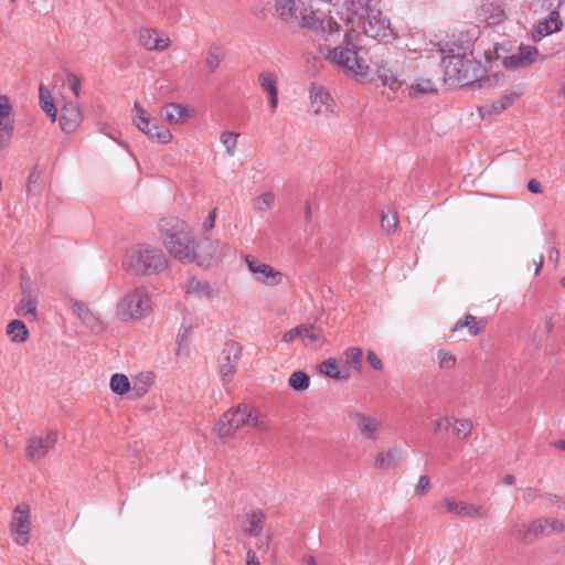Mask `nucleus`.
I'll list each match as a JSON object with an SVG mask.
<instances>
[{"label":"nucleus","instance_id":"f257e3e1","mask_svg":"<svg viewBox=\"0 0 565 565\" xmlns=\"http://www.w3.org/2000/svg\"><path fill=\"white\" fill-rule=\"evenodd\" d=\"M473 43L471 36L461 33L451 44L448 54L441 60L446 82L456 83L461 87L478 84V87L482 88L487 85L489 78L483 76L484 70L473 58Z\"/></svg>","mask_w":565,"mask_h":565},{"label":"nucleus","instance_id":"f03ea898","mask_svg":"<svg viewBox=\"0 0 565 565\" xmlns=\"http://www.w3.org/2000/svg\"><path fill=\"white\" fill-rule=\"evenodd\" d=\"M158 227L162 244L171 256L183 263L196 260L195 238L185 221L175 216L162 217Z\"/></svg>","mask_w":565,"mask_h":565},{"label":"nucleus","instance_id":"7ed1b4c3","mask_svg":"<svg viewBox=\"0 0 565 565\" xmlns=\"http://www.w3.org/2000/svg\"><path fill=\"white\" fill-rule=\"evenodd\" d=\"M122 268L135 276L159 275L168 268L164 253L148 244H138L128 249L122 258Z\"/></svg>","mask_w":565,"mask_h":565},{"label":"nucleus","instance_id":"20e7f679","mask_svg":"<svg viewBox=\"0 0 565 565\" xmlns=\"http://www.w3.org/2000/svg\"><path fill=\"white\" fill-rule=\"evenodd\" d=\"M153 310V300L145 286L128 289L117 301L114 317L126 324L137 323L147 318Z\"/></svg>","mask_w":565,"mask_h":565},{"label":"nucleus","instance_id":"39448f33","mask_svg":"<svg viewBox=\"0 0 565 565\" xmlns=\"http://www.w3.org/2000/svg\"><path fill=\"white\" fill-rule=\"evenodd\" d=\"M321 51L324 52L327 61L341 68L345 74L353 75L359 79H365L370 73V66L359 57L355 49L348 46L329 47L323 45Z\"/></svg>","mask_w":565,"mask_h":565},{"label":"nucleus","instance_id":"423d86ee","mask_svg":"<svg viewBox=\"0 0 565 565\" xmlns=\"http://www.w3.org/2000/svg\"><path fill=\"white\" fill-rule=\"evenodd\" d=\"M373 0H344L343 7L339 8L333 4V10H329V13L339 15L348 28L344 35L348 44H353V32H355V25H361L365 15L372 10H375Z\"/></svg>","mask_w":565,"mask_h":565},{"label":"nucleus","instance_id":"0eeeda50","mask_svg":"<svg viewBox=\"0 0 565 565\" xmlns=\"http://www.w3.org/2000/svg\"><path fill=\"white\" fill-rule=\"evenodd\" d=\"M132 124L147 137L156 139L161 143H169L173 140L170 129L160 125L139 102L134 103Z\"/></svg>","mask_w":565,"mask_h":565},{"label":"nucleus","instance_id":"6e6552de","mask_svg":"<svg viewBox=\"0 0 565 565\" xmlns=\"http://www.w3.org/2000/svg\"><path fill=\"white\" fill-rule=\"evenodd\" d=\"M244 262L247 266L249 274L252 275L254 281L257 284L267 287L275 288L284 284L286 279L285 273L279 269H276L269 264L263 263L258 260L253 255H246L244 257Z\"/></svg>","mask_w":565,"mask_h":565},{"label":"nucleus","instance_id":"1a4fd4ad","mask_svg":"<svg viewBox=\"0 0 565 565\" xmlns=\"http://www.w3.org/2000/svg\"><path fill=\"white\" fill-rule=\"evenodd\" d=\"M32 530L31 508L28 503H19L11 516L10 533L19 546H25L30 542Z\"/></svg>","mask_w":565,"mask_h":565},{"label":"nucleus","instance_id":"9d476101","mask_svg":"<svg viewBox=\"0 0 565 565\" xmlns=\"http://www.w3.org/2000/svg\"><path fill=\"white\" fill-rule=\"evenodd\" d=\"M70 307L73 315L94 334H102L107 329V322L103 315L92 308L88 303L76 299H70Z\"/></svg>","mask_w":565,"mask_h":565},{"label":"nucleus","instance_id":"9b49d317","mask_svg":"<svg viewBox=\"0 0 565 565\" xmlns=\"http://www.w3.org/2000/svg\"><path fill=\"white\" fill-rule=\"evenodd\" d=\"M356 30L353 32V41L354 36H359L364 34L372 39H382L387 38L392 33L390 21L383 15L382 11L379 9L372 10L361 25H355Z\"/></svg>","mask_w":565,"mask_h":565},{"label":"nucleus","instance_id":"f8f14e48","mask_svg":"<svg viewBox=\"0 0 565 565\" xmlns=\"http://www.w3.org/2000/svg\"><path fill=\"white\" fill-rule=\"evenodd\" d=\"M299 340L305 347L317 349L324 342L322 330L313 324H299L282 334L281 341L291 343Z\"/></svg>","mask_w":565,"mask_h":565},{"label":"nucleus","instance_id":"ddd939ff","mask_svg":"<svg viewBox=\"0 0 565 565\" xmlns=\"http://www.w3.org/2000/svg\"><path fill=\"white\" fill-rule=\"evenodd\" d=\"M14 128L11 99L7 95H0V151L7 150L11 146Z\"/></svg>","mask_w":565,"mask_h":565},{"label":"nucleus","instance_id":"4468645a","mask_svg":"<svg viewBox=\"0 0 565 565\" xmlns=\"http://www.w3.org/2000/svg\"><path fill=\"white\" fill-rule=\"evenodd\" d=\"M58 435L55 430H49L43 434L33 435L29 438L25 447L26 456L30 460H39L45 457L57 443Z\"/></svg>","mask_w":565,"mask_h":565},{"label":"nucleus","instance_id":"2eb2a0df","mask_svg":"<svg viewBox=\"0 0 565 565\" xmlns=\"http://www.w3.org/2000/svg\"><path fill=\"white\" fill-rule=\"evenodd\" d=\"M328 18H321L316 13L305 14L301 17V24L312 31L320 32L324 35L326 41H333L340 36V25L334 21L333 13H329Z\"/></svg>","mask_w":565,"mask_h":565},{"label":"nucleus","instance_id":"dca6fc26","mask_svg":"<svg viewBox=\"0 0 565 565\" xmlns=\"http://www.w3.org/2000/svg\"><path fill=\"white\" fill-rule=\"evenodd\" d=\"M310 107L318 116L330 117L335 111V103L323 86L311 84L309 88Z\"/></svg>","mask_w":565,"mask_h":565},{"label":"nucleus","instance_id":"f3484780","mask_svg":"<svg viewBox=\"0 0 565 565\" xmlns=\"http://www.w3.org/2000/svg\"><path fill=\"white\" fill-rule=\"evenodd\" d=\"M139 44L147 51H164L172 45V41L167 32L145 26L137 33Z\"/></svg>","mask_w":565,"mask_h":565},{"label":"nucleus","instance_id":"a211bd4d","mask_svg":"<svg viewBox=\"0 0 565 565\" xmlns=\"http://www.w3.org/2000/svg\"><path fill=\"white\" fill-rule=\"evenodd\" d=\"M440 507L446 512L451 513L452 515L456 516L486 519L489 515L486 509L476 504L459 501L452 497H445L440 501Z\"/></svg>","mask_w":565,"mask_h":565},{"label":"nucleus","instance_id":"6ab92c4d","mask_svg":"<svg viewBox=\"0 0 565 565\" xmlns=\"http://www.w3.org/2000/svg\"><path fill=\"white\" fill-rule=\"evenodd\" d=\"M230 246L221 239L206 242L202 247L201 255L196 254V260L200 266H210L222 262L228 254Z\"/></svg>","mask_w":565,"mask_h":565},{"label":"nucleus","instance_id":"aec40b11","mask_svg":"<svg viewBox=\"0 0 565 565\" xmlns=\"http://www.w3.org/2000/svg\"><path fill=\"white\" fill-rule=\"evenodd\" d=\"M539 51L532 45H520L515 53L502 57V65L508 70L523 68L536 61Z\"/></svg>","mask_w":565,"mask_h":565},{"label":"nucleus","instance_id":"412c9836","mask_svg":"<svg viewBox=\"0 0 565 565\" xmlns=\"http://www.w3.org/2000/svg\"><path fill=\"white\" fill-rule=\"evenodd\" d=\"M278 75L275 71L264 70L258 74L257 82L264 94L268 96V108L275 113L279 105Z\"/></svg>","mask_w":565,"mask_h":565},{"label":"nucleus","instance_id":"4be33fe9","mask_svg":"<svg viewBox=\"0 0 565 565\" xmlns=\"http://www.w3.org/2000/svg\"><path fill=\"white\" fill-rule=\"evenodd\" d=\"M161 115L164 120L170 125H182L186 120L196 116V110L193 106L182 103H167L161 108Z\"/></svg>","mask_w":565,"mask_h":565},{"label":"nucleus","instance_id":"5701e85b","mask_svg":"<svg viewBox=\"0 0 565 565\" xmlns=\"http://www.w3.org/2000/svg\"><path fill=\"white\" fill-rule=\"evenodd\" d=\"M186 297L198 300L212 301L218 297V289L207 280L190 277L184 284Z\"/></svg>","mask_w":565,"mask_h":565},{"label":"nucleus","instance_id":"b1692460","mask_svg":"<svg viewBox=\"0 0 565 565\" xmlns=\"http://www.w3.org/2000/svg\"><path fill=\"white\" fill-rule=\"evenodd\" d=\"M259 419L260 414L255 407L241 404L225 412L220 424H257Z\"/></svg>","mask_w":565,"mask_h":565},{"label":"nucleus","instance_id":"393cba45","mask_svg":"<svg viewBox=\"0 0 565 565\" xmlns=\"http://www.w3.org/2000/svg\"><path fill=\"white\" fill-rule=\"evenodd\" d=\"M242 355V347L235 341H228L224 344V348L220 358V373L223 379H226L235 372L239 358Z\"/></svg>","mask_w":565,"mask_h":565},{"label":"nucleus","instance_id":"a878e982","mask_svg":"<svg viewBox=\"0 0 565 565\" xmlns=\"http://www.w3.org/2000/svg\"><path fill=\"white\" fill-rule=\"evenodd\" d=\"M84 119L83 109L78 104L66 102L61 107L60 127L66 134H72Z\"/></svg>","mask_w":565,"mask_h":565},{"label":"nucleus","instance_id":"bb28decb","mask_svg":"<svg viewBox=\"0 0 565 565\" xmlns=\"http://www.w3.org/2000/svg\"><path fill=\"white\" fill-rule=\"evenodd\" d=\"M546 522L544 519L533 520L529 524L515 523L511 530V534L522 542L532 541L542 534H546Z\"/></svg>","mask_w":565,"mask_h":565},{"label":"nucleus","instance_id":"cd10ccee","mask_svg":"<svg viewBox=\"0 0 565 565\" xmlns=\"http://www.w3.org/2000/svg\"><path fill=\"white\" fill-rule=\"evenodd\" d=\"M563 21L559 15V10L553 9L546 18L540 20L533 29V38L541 40L547 35L561 31Z\"/></svg>","mask_w":565,"mask_h":565},{"label":"nucleus","instance_id":"c85d7f7f","mask_svg":"<svg viewBox=\"0 0 565 565\" xmlns=\"http://www.w3.org/2000/svg\"><path fill=\"white\" fill-rule=\"evenodd\" d=\"M194 328L193 317L184 316L175 338L174 353L178 356H188L190 353L191 333Z\"/></svg>","mask_w":565,"mask_h":565},{"label":"nucleus","instance_id":"c756f323","mask_svg":"<svg viewBox=\"0 0 565 565\" xmlns=\"http://www.w3.org/2000/svg\"><path fill=\"white\" fill-rule=\"evenodd\" d=\"M521 96V92H509L502 95L498 100L487 104L480 108L482 118L497 116L510 107L515 99Z\"/></svg>","mask_w":565,"mask_h":565},{"label":"nucleus","instance_id":"7c9ffc66","mask_svg":"<svg viewBox=\"0 0 565 565\" xmlns=\"http://www.w3.org/2000/svg\"><path fill=\"white\" fill-rule=\"evenodd\" d=\"M402 461V452L396 448H392L386 451L376 454L374 457L373 467L377 470L388 471L397 468Z\"/></svg>","mask_w":565,"mask_h":565},{"label":"nucleus","instance_id":"2f4dec72","mask_svg":"<svg viewBox=\"0 0 565 565\" xmlns=\"http://www.w3.org/2000/svg\"><path fill=\"white\" fill-rule=\"evenodd\" d=\"M131 383L130 399H139L143 397L154 383V374L152 372H141L137 374Z\"/></svg>","mask_w":565,"mask_h":565},{"label":"nucleus","instance_id":"473e14b6","mask_svg":"<svg viewBox=\"0 0 565 565\" xmlns=\"http://www.w3.org/2000/svg\"><path fill=\"white\" fill-rule=\"evenodd\" d=\"M266 514L262 510H252L246 513L244 521V532L257 537L263 533Z\"/></svg>","mask_w":565,"mask_h":565},{"label":"nucleus","instance_id":"72a5a7b5","mask_svg":"<svg viewBox=\"0 0 565 565\" xmlns=\"http://www.w3.org/2000/svg\"><path fill=\"white\" fill-rule=\"evenodd\" d=\"M17 313L29 321L38 319V298L33 292H23L17 308Z\"/></svg>","mask_w":565,"mask_h":565},{"label":"nucleus","instance_id":"f704fd0d","mask_svg":"<svg viewBox=\"0 0 565 565\" xmlns=\"http://www.w3.org/2000/svg\"><path fill=\"white\" fill-rule=\"evenodd\" d=\"M522 497L525 503L537 502L542 507H548L553 502V495L550 493H542L539 489L527 487L522 490Z\"/></svg>","mask_w":565,"mask_h":565},{"label":"nucleus","instance_id":"c9c22d12","mask_svg":"<svg viewBox=\"0 0 565 565\" xmlns=\"http://www.w3.org/2000/svg\"><path fill=\"white\" fill-rule=\"evenodd\" d=\"M109 387L114 394L119 396L131 394V383L122 373H115L110 376Z\"/></svg>","mask_w":565,"mask_h":565},{"label":"nucleus","instance_id":"e433bc0d","mask_svg":"<svg viewBox=\"0 0 565 565\" xmlns=\"http://www.w3.org/2000/svg\"><path fill=\"white\" fill-rule=\"evenodd\" d=\"M7 334L12 342L23 343L28 340L29 331L24 322L13 320L7 326Z\"/></svg>","mask_w":565,"mask_h":565},{"label":"nucleus","instance_id":"4c0bfd02","mask_svg":"<svg viewBox=\"0 0 565 565\" xmlns=\"http://www.w3.org/2000/svg\"><path fill=\"white\" fill-rule=\"evenodd\" d=\"M484 20L488 25L501 23L505 18V11L500 3H488L483 7Z\"/></svg>","mask_w":565,"mask_h":565},{"label":"nucleus","instance_id":"58836bf2","mask_svg":"<svg viewBox=\"0 0 565 565\" xmlns=\"http://www.w3.org/2000/svg\"><path fill=\"white\" fill-rule=\"evenodd\" d=\"M275 8L279 17L286 22L298 18L295 0H275Z\"/></svg>","mask_w":565,"mask_h":565},{"label":"nucleus","instance_id":"ea45409f","mask_svg":"<svg viewBox=\"0 0 565 565\" xmlns=\"http://www.w3.org/2000/svg\"><path fill=\"white\" fill-rule=\"evenodd\" d=\"M241 135L238 132L224 130L220 135V141L228 157H234L237 152V145Z\"/></svg>","mask_w":565,"mask_h":565},{"label":"nucleus","instance_id":"a19ab883","mask_svg":"<svg viewBox=\"0 0 565 565\" xmlns=\"http://www.w3.org/2000/svg\"><path fill=\"white\" fill-rule=\"evenodd\" d=\"M320 371L327 376L334 380L345 381L349 379V373L342 372L339 369V364L335 359H328L327 361L322 362L320 364Z\"/></svg>","mask_w":565,"mask_h":565},{"label":"nucleus","instance_id":"79ce46f5","mask_svg":"<svg viewBox=\"0 0 565 565\" xmlns=\"http://www.w3.org/2000/svg\"><path fill=\"white\" fill-rule=\"evenodd\" d=\"M434 83L428 78H422L408 86V95L413 98L435 93Z\"/></svg>","mask_w":565,"mask_h":565},{"label":"nucleus","instance_id":"37998d69","mask_svg":"<svg viewBox=\"0 0 565 565\" xmlns=\"http://www.w3.org/2000/svg\"><path fill=\"white\" fill-rule=\"evenodd\" d=\"M275 194L273 192H265L255 198L253 209L256 213L263 215L270 210L275 203Z\"/></svg>","mask_w":565,"mask_h":565},{"label":"nucleus","instance_id":"c03bdc74","mask_svg":"<svg viewBox=\"0 0 565 565\" xmlns=\"http://www.w3.org/2000/svg\"><path fill=\"white\" fill-rule=\"evenodd\" d=\"M463 328L468 329L470 335H478L481 331V327L477 321V318L472 315H466L463 319L458 320L452 327V331H459Z\"/></svg>","mask_w":565,"mask_h":565},{"label":"nucleus","instance_id":"a18cd8bd","mask_svg":"<svg viewBox=\"0 0 565 565\" xmlns=\"http://www.w3.org/2000/svg\"><path fill=\"white\" fill-rule=\"evenodd\" d=\"M40 102L42 109L46 113L52 121H55L57 118L56 107L51 94L43 86L40 87Z\"/></svg>","mask_w":565,"mask_h":565},{"label":"nucleus","instance_id":"49530a36","mask_svg":"<svg viewBox=\"0 0 565 565\" xmlns=\"http://www.w3.org/2000/svg\"><path fill=\"white\" fill-rule=\"evenodd\" d=\"M288 384L295 391H306L310 385V377L303 371H296L290 374Z\"/></svg>","mask_w":565,"mask_h":565},{"label":"nucleus","instance_id":"de8ad7c7","mask_svg":"<svg viewBox=\"0 0 565 565\" xmlns=\"http://www.w3.org/2000/svg\"><path fill=\"white\" fill-rule=\"evenodd\" d=\"M224 60V54L221 49L216 45H212L206 55V66L211 73L215 72L222 61Z\"/></svg>","mask_w":565,"mask_h":565},{"label":"nucleus","instance_id":"09e8293b","mask_svg":"<svg viewBox=\"0 0 565 565\" xmlns=\"http://www.w3.org/2000/svg\"><path fill=\"white\" fill-rule=\"evenodd\" d=\"M438 366L443 370H454L457 364V358L447 349H440L437 351Z\"/></svg>","mask_w":565,"mask_h":565},{"label":"nucleus","instance_id":"8fccbe9b","mask_svg":"<svg viewBox=\"0 0 565 565\" xmlns=\"http://www.w3.org/2000/svg\"><path fill=\"white\" fill-rule=\"evenodd\" d=\"M565 3V0H531L529 6L534 12H542L548 9H557Z\"/></svg>","mask_w":565,"mask_h":565},{"label":"nucleus","instance_id":"3c124183","mask_svg":"<svg viewBox=\"0 0 565 565\" xmlns=\"http://www.w3.org/2000/svg\"><path fill=\"white\" fill-rule=\"evenodd\" d=\"M345 363L356 371L362 370V351L359 348H350L344 352Z\"/></svg>","mask_w":565,"mask_h":565},{"label":"nucleus","instance_id":"603ef678","mask_svg":"<svg viewBox=\"0 0 565 565\" xmlns=\"http://www.w3.org/2000/svg\"><path fill=\"white\" fill-rule=\"evenodd\" d=\"M381 226L386 233H393L398 226V216L396 213L387 211L383 212L381 218Z\"/></svg>","mask_w":565,"mask_h":565},{"label":"nucleus","instance_id":"864d4df0","mask_svg":"<svg viewBox=\"0 0 565 565\" xmlns=\"http://www.w3.org/2000/svg\"><path fill=\"white\" fill-rule=\"evenodd\" d=\"M377 75L383 86H386L391 89H395L399 86L397 77L390 70H386L385 67H380L377 70Z\"/></svg>","mask_w":565,"mask_h":565},{"label":"nucleus","instance_id":"5fc2aeb1","mask_svg":"<svg viewBox=\"0 0 565 565\" xmlns=\"http://www.w3.org/2000/svg\"><path fill=\"white\" fill-rule=\"evenodd\" d=\"M429 489H430V479L428 476L423 475L419 477V479L414 488V494L419 498L424 497L425 494H427Z\"/></svg>","mask_w":565,"mask_h":565},{"label":"nucleus","instance_id":"6e6d98bb","mask_svg":"<svg viewBox=\"0 0 565 565\" xmlns=\"http://www.w3.org/2000/svg\"><path fill=\"white\" fill-rule=\"evenodd\" d=\"M237 427L238 426H214V433L221 441L225 443L235 434Z\"/></svg>","mask_w":565,"mask_h":565},{"label":"nucleus","instance_id":"4d7b16f0","mask_svg":"<svg viewBox=\"0 0 565 565\" xmlns=\"http://www.w3.org/2000/svg\"><path fill=\"white\" fill-rule=\"evenodd\" d=\"M66 82H67L71 90L73 92L75 98H79V96H81V88H82L81 79L75 74L70 73L66 76Z\"/></svg>","mask_w":565,"mask_h":565},{"label":"nucleus","instance_id":"13d9d810","mask_svg":"<svg viewBox=\"0 0 565 565\" xmlns=\"http://www.w3.org/2000/svg\"><path fill=\"white\" fill-rule=\"evenodd\" d=\"M546 522V534L561 533L565 529V524L558 519H544Z\"/></svg>","mask_w":565,"mask_h":565},{"label":"nucleus","instance_id":"bf43d9fd","mask_svg":"<svg viewBox=\"0 0 565 565\" xmlns=\"http://www.w3.org/2000/svg\"><path fill=\"white\" fill-rule=\"evenodd\" d=\"M360 434L363 438L366 439H377L379 426H361Z\"/></svg>","mask_w":565,"mask_h":565},{"label":"nucleus","instance_id":"052dcab7","mask_svg":"<svg viewBox=\"0 0 565 565\" xmlns=\"http://www.w3.org/2000/svg\"><path fill=\"white\" fill-rule=\"evenodd\" d=\"M216 216H217V209L214 207L210 214L207 215V217L204 220V222L202 223V227L205 232H210L214 228L215 226V222H216Z\"/></svg>","mask_w":565,"mask_h":565},{"label":"nucleus","instance_id":"680f3d73","mask_svg":"<svg viewBox=\"0 0 565 565\" xmlns=\"http://www.w3.org/2000/svg\"><path fill=\"white\" fill-rule=\"evenodd\" d=\"M366 360L374 370L381 371L383 369L381 359L373 351L367 352Z\"/></svg>","mask_w":565,"mask_h":565},{"label":"nucleus","instance_id":"e2e57ef3","mask_svg":"<svg viewBox=\"0 0 565 565\" xmlns=\"http://www.w3.org/2000/svg\"><path fill=\"white\" fill-rule=\"evenodd\" d=\"M350 419L353 424H371L369 418L360 412H353L350 414Z\"/></svg>","mask_w":565,"mask_h":565},{"label":"nucleus","instance_id":"0e129e2a","mask_svg":"<svg viewBox=\"0 0 565 565\" xmlns=\"http://www.w3.org/2000/svg\"><path fill=\"white\" fill-rule=\"evenodd\" d=\"M527 190L532 193L539 194L543 192V186L539 180L532 179L527 182Z\"/></svg>","mask_w":565,"mask_h":565},{"label":"nucleus","instance_id":"69168bd1","mask_svg":"<svg viewBox=\"0 0 565 565\" xmlns=\"http://www.w3.org/2000/svg\"><path fill=\"white\" fill-rule=\"evenodd\" d=\"M246 565H260L255 552H253V551L247 552V564Z\"/></svg>","mask_w":565,"mask_h":565},{"label":"nucleus","instance_id":"338daca9","mask_svg":"<svg viewBox=\"0 0 565 565\" xmlns=\"http://www.w3.org/2000/svg\"><path fill=\"white\" fill-rule=\"evenodd\" d=\"M454 433L457 436L466 437L470 434V429H469V426L455 427Z\"/></svg>","mask_w":565,"mask_h":565},{"label":"nucleus","instance_id":"774afa93","mask_svg":"<svg viewBox=\"0 0 565 565\" xmlns=\"http://www.w3.org/2000/svg\"><path fill=\"white\" fill-rule=\"evenodd\" d=\"M548 254L550 260L557 264L559 260V250L556 247H552Z\"/></svg>","mask_w":565,"mask_h":565}]
</instances>
